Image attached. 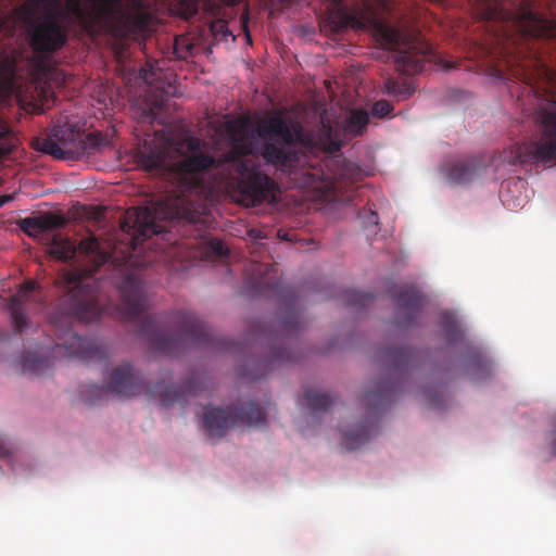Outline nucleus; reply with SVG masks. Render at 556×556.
<instances>
[{"mask_svg":"<svg viewBox=\"0 0 556 556\" xmlns=\"http://www.w3.org/2000/svg\"><path fill=\"white\" fill-rule=\"evenodd\" d=\"M225 131L231 142V150L223 159L197 152L200 142L191 138L188 149L191 155L175 164H167L165 148L150 143L139 150L138 164L147 172L161 173L168 182V194L146 207L128 210L121 222L122 231L129 236L122 257L117 248L90 236L76 247L71 239L54 235L49 243V252L61 261L74 260L79 253L90 264L85 269L73 268L65 271L60 283L64 293L60 296L50 315V324L56 341L50 351L26 352L21 361L24 372L46 374L54 359L62 357L92 361L104 357V351L92 340L78 336L73 330L75 320L89 323L98 319L103 311L102 289L106 282L97 278L102 266L112 269L110 281L121 296V308L127 320H134L148 308V299L141 270L135 267L134 253L147 239L172 228H181L182 236L191 235V228L200 230L204 223L199 201L208 190L205 176L212 173L216 184L231 188L239 203L256 206L276 200L278 186L262 172L250 154L253 151V137L245 125L238 121L225 123ZM180 232V229H178Z\"/></svg>","mask_w":556,"mask_h":556,"instance_id":"1","label":"nucleus"},{"mask_svg":"<svg viewBox=\"0 0 556 556\" xmlns=\"http://www.w3.org/2000/svg\"><path fill=\"white\" fill-rule=\"evenodd\" d=\"M245 288L252 296L275 298L279 302L278 325L274 330L265 329L261 323L251 325L254 333L261 330L260 338L269 344V356L255 363L256 370L242 376L252 380L261 379L275 362H296L300 359L296 338L304 328L301 300L298 292L282 283L275 264L251 262L247 268Z\"/></svg>","mask_w":556,"mask_h":556,"instance_id":"2","label":"nucleus"},{"mask_svg":"<svg viewBox=\"0 0 556 556\" xmlns=\"http://www.w3.org/2000/svg\"><path fill=\"white\" fill-rule=\"evenodd\" d=\"M329 1L333 8L330 18L334 29L340 30L349 27L367 29L374 27L379 31L383 43L397 53L395 56L397 70L406 75H414L424 71L430 47L418 34H405L399 28L382 23L369 4L363 10L349 12L342 0Z\"/></svg>","mask_w":556,"mask_h":556,"instance_id":"3","label":"nucleus"},{"mask_svg":"<svg viewBox=\"0 0 556 556\" xmlns=\"http://www.w3.org/2000/svg\"><path fill=\"white\" fill-rule=\"evenodd\" d=\"M138 333L160 354L176 355L186 345L212 346L216 350L232 352V343L213 336L207 326L193 313L177 311L166 319L155 316L143 317Z\"/></svg>","mask_w":556,"mask_h":556,"instance_id":"4","label":"nucleus"},{"mask_svg":"<svg viewBox=\"0 0 556 556\" xmlns=\"http://www.w3.org/2000/svg\"><path fill=\"white\" fill-rule=\"evenodd\" d=\"M379 357L388 369L389 377L375 383L363 395L362 403L369 416L355 428L343 431L341 444L349 451L361 447L377 432L374 417L389 408L395 401L400 379L414 365L417 355L413 349L401 346L383 348L379 351Z\"/></svg>","mask_w":556,"mask_h":556,"instance_id":"5","label":"nucleus"},{"mask_svg":"<svg viewBox=\"0 0 556 556\" xmlns=\"http://www.w3.org/2000/svg\"><path fill=\"white\" fill-rule=\"evenodd\" d=\"M202 388L203 382L197 375H192L181 387L164 380L146 382L139 371L129 363H124L112 370L108 388L92 384L81 393L87 404L94 405L103 401L109 392L127 397L147 392L152 397H159L161 405L168 407L181 402L187 395L199 394Z\"/></svg>","mask_w":556,"mask_h":556,"instance_id":"6","label":"nucleus"},{"mask_svg":"<svg viewBox=\"0 0 556 556\" xmlns=\"http://www.w3.org/2000/svg\"><path fill=\"white\" fill-rule=\"evenodd\" d=\"M257 135L264 140L262 156L277 169L291 174L305 159L294 148L303 141V130L298 124L290 125L281 113H275L257 123Z\"/></svg>","mask_w":556,"mask_h":556,"instance_id":"7","label":"nucleus"},{"mask_svg":"<svg viewBox=\"0 0 556 556\" xmlns=\"http://www.w3.org/2000/svg\"><path fill=\"white\" fill-rule=\"evenodd\" d=\"M106 143L101 132L85 135L84 125H79L75 116H61L43 139L40 150L58 160H66L90 154Z\"/></svg>","mask_w":556,"mask_h":556,"instance_id":"8","label":"nucleus"},{"mask_svg":"<svg viewBox=\"0 0 556 556\" xmlns=\"http://www.w3.org/2000/svg\"><path fill=\"white\" fill-rule=\"evenodd\" d=\"M538 122L541 125L539 141L514 144L509 149L508 162L511 165L542 163L556 164V102H548L538 111Z\"/></svg>","mask_w":556,"mask_h":556,"instance_id":"9","label":"nucleus"},{"mask_svg":"<svg viewBox=\"0 0 556 556\" xmlns=\"http://www.w3.org/2000/svg\"><path fill=\"white\" fill-rule=\"evenodd\" d=\"M480 7L483 17L488 20L509 17L514 20L520 31L533 38H552L556 34V22L546 18L532 9L534 0H522L515 12H506L504 0H470Z\"/></svg>","mask_w":556,"mask_h":556,"instance_id":"10","label":"nucleus"},{"mask_svg":"<svg viewBox=\"0 0 556 556\" xmlns=\"http://www.w3.org/2000/svg\"><path fill=\"white\" fill-rule=\"evenodd\" d=\"M264 409L254 402L240 403L226 408L207 406L203 416V427L210 437L222 438L236 426H260L265 422Z\"/></svg>","mask_w":556,"mask_h":556,"instance_id":"11","label":"nucleus"},{"mask_svg":"<svg viewBox=\"0 0 556 556\" xmlns=\"http://www.w3.org/2000/svg\"><path fill=\"white\" fill-rule=\"evenodd\" d=\"M391 296L395 302L396 326L409 328L416 325L424 306L421 292L414 286H400L391 290Z\"/></svg>","mask_w":556,"mask_h":556,"instance_id":"12","label":"nucleus"},{"mask_svg":"<svg viewBox=\"0 0 556 556\" xmlns=\"http://www.w3.org/2000/svg\"><path fill=\"white\" fill-rule=\"evenodd\" d=\"M43 299L39 286L33 281H25L17 292L12 295L9 303V311L12 324L16 333H22L27 326V317L24 314L25 308L38 307Z\"/></svg>","mask_w":556,"mask_h":556,"instance_id":"13","label":"nucleus"},{"mask_svg":"<svg viewBox=\"0 0 556 556\" xmlns=\"http://www.w3.org/2000/svg\"><path fill=\"white\" fill-rule=\"evenodd\" d=\"M141 78L150 87L147 98L154 109H162L169 97L178 96L175 80L160 68H142Z\"/></svg>","mask_w":556,"mask_h":556,"instance_id":"14","label":"nucleus"},{"mask_svg":"<svg viewBox=\"0 0 556 556\" xmlns=\"http://www.w3.org/2000/svg\"><path fill=\"white\" fill-rule=\"evenodd\" d=\"M329 190L333 198H338L343 188L352 186L363 178V170L354 162L340 160L336 162V170L329 177Z\"/></svg>","mask_w":556,"mask_h":556,"instance_id":"15","label":"nucleus"},{"mask_svg":"<svg viewBox=\"0 0 556 556\" xmlns=\"http://www.w3.org/2000/svg\"><path fill=\"white\" fill-rule=\"evenodd\" d=\"M66 218L54 213H45L39 216L26 217L20 222L21 229L28 236L37 237L49 230H56L65 226Z\"/></svg>","mask_w":556,"mask_h":556,"instance_id":"16","label":"nucleus"},{"mask_svg":"<svg viewBox=\"0 0 556 556\" xmlns=\"http://www.w3.org/2000/svg\"><path fill=\"white\" fill-rule=\"evenodd\" d=\"M483 168V164L476 157L454 162L447 169V178L453 184L470 182Z\"/></svg>","mask_w":556,"mask_h":556,"instance_id":"17","label":"nucleus"},{"mask_svg":"<svg viewBox=\"0 0 556 556\" xmlns=\"http://www.w3.org/2000/svg\"><path fill=\"white\" fill-rule=\"evenodd\" d=\"M301 406H306L313 414L327 412L333 403L329 393H320L314 389H306L298 400Z\"/></svg>","mask_w":556,"mask_h":556,"instance_id":"18","label":"nucleus"},{"mask_svg":"<svg viewBox=\"0 0 556 556\" xmlns=\"http://www.w3.org/2000/svg\"><path fill=\"white\" fill-rule=\"evenodd\" d=\"M439 326L447 342L455 343L463 338L462 329L454 314L443 312L439 319Z\"/></svg>","mask_w":556,"mask_h":556,"instance_id":"19","label":"nucleus"},{"mask_svg":"<svg viewBox=\"0 0 556 556\" xmlns=\"http://www.w3.org/2000/svg\"><path fill=\"white\" fill-rule=\"evenodd\" d=\"M382 90L384 93L399 99H407L414 93V88L404 79L387 78L383 81Z\"/></svg>","mask_w":556,"mask_h":556,"instance_id":"20","label":"nucleus"},{"mask_svg":"<svg viewBox=\"0 0 556 556\" xmlns=\"http://www.w3.org/2000/svg\"><path fill=\"white\" fill-rule=\"evenodd\" d=\"M369 123V115L366 111L356 110L345 121V131L353 137L362 136Z\"/></svg>","mask_w":556,"mask_h":556,"instance_id":"21","label":"nucleus"},{"mask_svg":"<svg viewBox=\"0 0 556 556\" xmlns=\"http://www.w3.org/2000/svg\"><path fill=\"white\" fill-rule=\"evenodd\" d=\"M468 371L475 379L489 377L491 374V363L481 352L475 351L467 365Z\"/></svg>","mask_w":556,"mask_h":556,"instance_id":"22","label":"nucleus"},{"mask_svg":"<svg viewBox=\"0 0 556 556\" xmlns=\"http://www.w3.org/2000/svg\"><path fill=\"white\" fill-rule=\"evenodd\" d=\"M346 306L353 309H361L369 306L374 302V295L357 290H348L344 292Z\"/></svg>","mask_w":556,"mask_h":556,"instance_id":"23","label":"nucleus"},{"mask_svg":"<svg viewBox=\"0 0 556 556\" xmlns=\"http://www.w3.org/2000/svg\"><path fill=\"white\" fill-rule=\"evenodd\" d=\"M210 30L216 40H227L231 36L227 22L222 18L214 20L210 24Z\"/></svg>","mask_w":556,"mask_h":556,"instance_id":"24","label":"nucleus"},{"mask_svg":"<svg viewBox=\"0 0 556 556\" xmlns=\"http://www.w3.org/2000/svg\"><path fill=\"white\" fill-rule=\"evenodd\" d=\"M392 111L393 105L387 100H379L371 108V114L380 118L388 116Z\"/></svg>","mask_w":556,"mask_h":556,"instance_id":"25","label":"nucleus"},{"mask_svg":"<svg viewBox=\"0 0 556 556\" xmlns=\"http://www.w3.org/2000/svg\"><path fill=\"white\" fill-rule=\"evenodd\" d=\"M427 400L430 405L434 408H441L445 406L446 399H444V394L441 389L428 390L427 391Z\"/></svg>","mask_w":556,"mask_h":556,"instance_id":"26","label":"nucleus"},{"mask_svg":"<svg viewBox=\"0 0 556 556\" xmlns=\"http://www.w3.org/2000/svg\"><path fill=\"white\" fill-rule=\"evenodd\" d=\"M211 248L215 255L223 256L227 253V248L225 247L224 242L217 239H213L211 241Z\"/></svg>","mask_w":556,"mask_h":556,"instance_id":"27","label":"nucleus"},{"mask_svg":"<svg viewBox=\"0 0 556 556\" xmlns=\"http://www.w3.org/2000/svg\"><path fill=\"white\" fill-rule=\"evenodd\" d=\"M513 75L527 85H532V77L525 68L513 70Z\"/></svg>","mask_w":556,"mask_h":556,"instance_id":"28","label":"nucleus"},{"mask_svg":"<svg viewBox=\"0 0 556 556\" xmlns=\"http://www.w3.org/2000/svg\"><path fill=\"white\" fill-rule=\"evenodd\" d=\"M13 199H14L13 194L0 195V207H2L4 204L11 202Z\"/></svg>","mask_w":556,"mask_h":556,"instance_id":"29","label":"nucleus"},{"mask_svg":"<svg viewBox=\"0 0 556 556\" xmlns=\"http://www.w3.org/2000/svg\"><path fill=\"white\" fill-rule=\"evenodd\" d=\"M369 223L378 225V214L374 211H369Z\"/></svg>","mask_w":556,"mask_h":556,"instance_id":"30","label":"nucleus"},{"mask_svg":"<svg viewBox=\"0 0 556 556\" xmlns=\"http://www.w3.org/2000/svg\"><path fill=\"white\" fill-rule=\"evenodd\" d=\"M316 180V175L315 174H308L307 175V178H306V185H313Z\"/></svg>","mask_w":556,"mask_h":556,"instance_id":"31","label":"nucleus"}]
</instances>
